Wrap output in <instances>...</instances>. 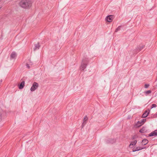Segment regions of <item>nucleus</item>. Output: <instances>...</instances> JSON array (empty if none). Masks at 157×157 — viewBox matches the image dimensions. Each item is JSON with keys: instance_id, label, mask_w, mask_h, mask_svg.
<instances>
[{"instance_id": "1", "label": "nucleus", "mask_w": 157, "mask_h": 157, "mask_svg": "<svg viewBox=\"0 0 157 157\" xmlns=\"http://www.w3.org/2000/svg\"><path fill=\"white\" fill-rule=\"evenodd\" d=\"M32 4V2L31 0H21L19 3L20 6L25 9L30 8Z\"/></svg>"}, {"instance_id": "2", "label": "nucleus", "mask_w": 157, "mask_h": 157, "mask_svg": "<svg viewBox=\"0 0 157 157\" xmlns=\"http://www.w3.org/2000/svg\"><path fill=\"white\" fill-rule=\"evenodd\" d=\"M88 63V58H85L82 59L80 67V69L81 70L84 71L86 68Z\"/></svg>"}, {"instance_id": "3", "label": "nucleus", "mask_w": 157, "mask_h": 157, "mask_svg": "<svg viewBox=\"0 0 157 157\" xmlns=\"http://www.w3.org/2000/svg\"><path fill=\"white\" fill-rule=\"evenodd\" d=\"M39 86L38 84L36 82H34L32 86L30 89V90L31 91H34Z\"/></svg>"}, {"instance_id": "4", "label": "nucleus", "mask_w": 157, "mask_h": 157, "mask_svg": "<svg viewBox=\"0 0 157 157\" xmlns=\"http://www.w3.org/2000/svg\"><path fill=\"white\" fill-rule=\"evenodd\" d=\"M146 121V119H141L140 121H138V122L136 124V126L138 127L144 124V123Z\"/></svg>"}, {"instance_id": "5", "label": "nucleus", "mask_w": 157, "mask_h": 157, "mask_svg": "<svg viewBox=\"0 0 157 157\" xmlns=\"http://www.w3.org/2000/svg\"><path fill=\"white\" fill-rule=\"evenodd\" d=\"M113 16L112 15H110L107 16L105 18V20L109 22H111L113 19Z\"/></svg>"}, {"instance_id": "6", "label": "nucleus", "mask_w": 157, "mask_h": 157, "mask_svg": "<svg viewBox=\"0 0 157 157\" xmlns=\"http://www.w3.org/2000/svg\"><path fill=\"white\" fill-rule=\"evenodd\" d=\"M148 136H149L150 137L153 136H157V129L151 132V133L149 134Z\"/></svg>"}, {"instance_id": "7", "label": "nucleus", "mask_w": 157, "mask_h": 157, "mask_svg": "<svg viewBox=\"0 0 157 157\" xmlns=\"http://www.w3.org/2000/svg\"><path fill=\"white\" fill-rule=\"evenodd\" d=\"M150 112V110H148V111L147 110L145 111L143 113L142 115V117L143 118H145L146 117Z\"/></svg>"}, {"instance_id": "8", "label": "nucleus", "mask_w": 157, "mask_h": 157, "mask_svg": "<svg viewBox=\"0 0 157 157\" xmlns=\"http://www.w3.org/2000/svg\"><path fill=\"white\" fill-rule=\"evenodd\" d=\"M145 148V147H137L136 148H134L132 151L133 152L136 151L143 149Z\"/></svg>"}, {"instance_id": "9", "label": "nucleus", "mask_w": 157, "mask_h": 157, "mask_svg": "<svg viewBox=\"0 0 157 157\" xmlns=\"http://www.w3.org/2000/svg\"><path fill=\"white\" fill-rule=\"evenodd\" d=\"M17 56V54L15 52H13L10 55V58L11 59L15 58Z\"/></svg>"}, {"instance_id": "10", "label": "nucleus", "mask_w": 157, "mask_h": 157, "mask_svg": "<svg viewBox=\"0 0 157 157\" xmlns=\"http://www.w3.org/2000/svg\"><path fill=\"white\" fill-rule=\"evenodd\" d=\"M25 82L24 81H22V82H21L19 86V89H21L23 88L25 85Z\"/></svg>"}, {"instance_id": "11", "label": "nucleus", "mask_w": 157, "mask_h": 157, "mask_svg": "<svg viewBox=\"0 0 157 157\" xmlns=\"http://www.w3.org/2000/svg\"><path fill=\"white\" fill-rule=\"evenodd\" d=\"M40 45H39V44L38 43L37 44H35V47L33 48L34 51H36V50L39 49Z\"/></svg>"}, {"instance_id": "12", "label": "nucleus", "mask_w": 157, "mask_h": 157, "mask_svg": "<svg viewBox=\"0 0 157 157\" xmlns=\"http://www.w3.org/2000/svg\"><path fill=\"white\" fill-rule=\"evenodd\" d=\"M148 142V141L146 139H144L142 140V144L144 145H145L147 144Z\"/></svg>"}, {"instance_id": "13", "label": "nucleus", "mask_w": 157, "mask_h": 157, "mask_svg": "<svg viewBox=\"0 0 157 157\" xmlns=\"http://www.w3.org/2000/svg\"><path fill=\"white\" fill-rule=\"evenodd\" d=\"M137 142V141L136 140H135L131 142L129 145V147H130L131 145H135L136 144Z\"/></svg>"}, {"instance_id": "14", "label": "nucleus", "mask_w": 157, "mask_h": 157, "mask_svg": "<svg viewBox=\"0 0 157 157\" xmlns=\"http://www.w3.org/2000/svg\"><path fill=\"white\" fill-rule=\"evenodd\" d=\"M115 141V140L114 139H110L109 140H108L106 142L108 143H113Z\"/></svg>"}, {"instance_id": "15", "label": "nucleus", "mask_w": 157, "mask_h": 157, "mask_svg": "<svg viewBox=\"0 0 157 157\" xmlns=\"http://www.w3.org/2000/svg\"><path fill=\"white\" fill-rule=\"evenodd\" d=\"M151 90H148L144 91V93L145 94L146 96H147L148 94H151Z\"/></svg>"}, {"instance_id": "16", "label": "nucleus", "mask_w": 157, "mask_h": 157, "mask_svg": "<svg viewBox=\"0 0 157 157\" xmlns=\"http://www.w3.org/2000/svg\"><path fill=\"white\" fill-rule=\"evenodd\" d=\"M121 27V25L119 26L115 30V32H117V31L120 30Z\"/></svg>"}, {"instance_id": "17", "label": "nucleus", "mask_w": 157, "mask_h": 157, "mask_svg": "<svg viewBox=\"0 0 157 157\" xmlns=\"http://www.w3.org/2000/svg\"><path fill=\"white\" fill-rule=\"evenodd\" d=\"M88 120V117L86 116H85L84 117V118L83 121L86 122L87 120Z\"/></svg>"}, {"instance_id": "18", "label": "nucleus", "mask_w": 157, "mask_h": 157, "mask_svg": "<svg viewBox=\"0 0 157 157\" xmlns=\"http://www.w3.org/2000/svg\"><path fill=\"white\" fill-rule=\"evenodd\" d=\"M139 132L141 133H144V128H143L140 129L139 131Z\"/></svg>"}, {"instance_id": "19", "label": "nucleus", "mask_w": 157, "mask_h": 157, "mask_svg": "<svg viewBox=\"0 0 157 157\" xmlns=\"http://www.w3.org/2000/svg\"><path fill=\"white\" fill-rule=\"evenodd\" d=\"M156 106H157V105L156 104H153L151 106V109H152V108H155L156 107Z\"/></svg>"}, {"instance_id": "20", "label": "nucleus", "mask_w": 157, "mask_h": 157, "mask_svg": "<svg viewBox=\"0 0 157 157\" xmlns=\"http://www.w3.org/2000/svg\"><path fill=\"white\" fill-rule=\"evenodd\" d=\"M144 45L142 46H140L138 48L139 50V51H141L142 50V49L144 48Z\"/></svg>"}, {"instance_id": "21", "label": "nucleus", "mask_w": 157, "mask_h": 157, "mask_svg": "<svg viewBox=\"0 0 157 157\" xmlns=\"http://www.w3.org/2000/svg\"><path fill=\"white\" fill-rule=\"evenodd\" d=\"M86 122L83 121V123H82V128H83L84 127V126L86 124Z\"/></svg>"}, {"instance_id": "22", "label": "nucleus", "mask_w": 157, "mask_h": 157, "mask_svg": "<svg viewBox=\"0 0 157 157\" xmlns=\"http://www.w3.org/2000/svg\"><path fill=\"white\" fill-rule=\"evenodd\" d=\"M149 84H145L144 85V88H147L149 87Z\"/></svg>"}, {"instance_id": "23", "label": "nucleus", "mask_w": 157, "mask_h": 157, "mask_svg": "<svg viewBox=\"0 0 157 157\" xmlns=\"http://www.w3.org/2000/svg\"><path fill=\"white\" fill-rule=\"evenodd\" d=\"M26 66L28 69H29L30 68V67L29 66V64H26Z\"/></svg>"}, {"instance_id": "24", "label": "nucleus", "mask_w": 157, "mask_h": 157, "mask_svg": "<svg viewBox=\"0 0 157 157\" xmlns=\"http://www.w3.org/2000/svg\"><path fill=\"white\" fill-rule=\"evenodd\" d=\"M134 138H135V137H134V136H133V137H132V139H133H133H134Z\"/></svg>"}, {"instance_id": "25", "label": "nucleus", "mask_w": 157, "mask_h": 157, "mask_svg": "<svg viewBox=\"0 0 157 157\" xmlns=\"http://www.w3.org/2000/svg\"><path fill=\"white\" fill-rule=\"evenodd\" d=\"M140 122H139L138 123V125H140Z\"/></svg>"}, {"instance_id": "26", "label": "nucleus", "mask_w": 157, "mask_h": 157, "mask_svg": "<svg viewBox=\"0 0 157 157\" xmlns=\"http://www.w3.org/2000/svg\"><path fill=\"white\" fill-rule=\"evenodd\" d=\"M1 81V82H2V80H1V81Z\"/></svg>"}, {"instance_id": "27", "label": "nucleus", "mask_w": 157, "mask_h": 157, "mask_svg": "<svg viewBox=\"0 0 157 157\" xmlns=\"http://www.w3.org/2000/svg\"><path fill=\"white\" fill-rule=\"evenodd\" d=\"M1 7H0V9H1Z\"/></svg>"}]
</instances>
